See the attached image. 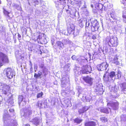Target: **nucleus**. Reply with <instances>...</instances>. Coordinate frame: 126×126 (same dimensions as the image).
Returning a JSON list of instances; mask_svg holds the SVG:
<instances>
[{"instance_id":"bf43d9fd","label":"nucleus","mask_w":126,"mask_h":126,"mask_svg":"<svg viewBox=\"0 0 126 126\" xmlns=\"http://www.w3.org/2000/svg\"><path fill=\"white\" fill-rule=\"evenodd\" d=\"M116 97L115 96L114 97Z\"/></svg>"},{"instance_id":"bb28decb","label":"nucleus","mask_w":126,"mask_h":126,"mask_svg":"<svg viewBox=\"0 0 126 126\" xmlns=\"http://www.w3.org/2000/svg\"><path fill=\"white\" fill-rule=\"evenodd\" d=\"M122 90L123 91H126V83H124L122 84Z\"/></svg>"},{"instance_id":"5fc2aeb1","label":"nucleus","mask_w":126,"mask_h":126,"mask_svg":"<svg viewBox=\"0 0 126 126\" xmlns=\"http://www.w3.org/2000/svg\"><path fill=\"white\" fill-rule=\"evenodd\" d=\"M32 66H31L30 68V71H32Z\"/></svg>"},{"instance_id":"ddd939ff","label":"nucleus","mask_w":126,"mask_h":126,"mask_svg":"<svg viewBox=\"0 0 126 126\" xmlns=\"http://www.w3.org/2000/svg\"><path fill=\"white\" fill-rule=\"evenodd\" d=\"M74 29L75 27L73 25L71 26L70 27H68L67 28V30L68 34H66L68 35L70 34H72L73 33H74Z\"/></svg>"},{"instance_id":"a18cd8bd","label":"nucleus","mask_w":126,"mask_h":126,"mask_svg":"<svg viewBox=\"0 0 126 126\" xmlns=\"http://www.w3.org/2000/svg\"><path fill=\"white\" fill-rule=\"evenodd\" d=\"M61 17V14H58V18L59 19H60Z\"/></svg>"},{"instance_id":"aec40b11","label":"nucleus","mask_w":126,"mask_h":126,"mask_svg":"<svg viewBox=\"0 0 126 126\" xmlns=\"http://www.w3.org/2000/svg\"><path fill=\"white\" fill-rule=\"evenodd\" d=\"M96 125V123L94 121L89 122L85 124V126H95Z\"/></svg>"},{"instance_id":"6ab92c4d","label":"nucleus","mask_w":126,"mask_h":126,"mask_svg":"<svg viewBox=\"0 0 126 126\" xmlns=\"http://www.w3.org/2000/svg\"><path fill=\"white\" fill-rule=\"evenodd\" d=\"M79 23L80 24L81 23V25L83 26L85 24H86V27H88L89 25V23H88L86 21L84 20H82L80 19L79 21Z\"/></svg>"},{"instance_id":"c85d7f7f","label":"nucleus","mask_w":126,"mask_h":126,"mask_svg":"<svg viewBox=\"0 0 126 126\" xmlns=\"http://www.w3.org/2000/svg\"><path fill=\"white\" fill-rule=\"evenodd\" d=\"M74 122L77 124H79L82 121V120L78 118L75 119L74 120Z\"/></svg>"},{"instance_id":"8fccbe9b","label":"nucleus","mask_w":126,"mask_h":126,"mask_svg":"<svg viewBox=\"0 0 126 126\" xmlns=\"http://www.w3.org/2000/svg\"><path fill=\"white\" fill-rule=\"evenodd\" d=\"M34 77H36V78L38 77V75H37V74L36 73H35L34 75Z\"/></svg>"},{"instance_id":"603ef678","label":"nucleus","mask_w":126,"mask_h":126,"mask_svg":"<svg viewBox=\"0 0 126 126\" xmlns=\"http://www.w3.org/2000/svg\"><path fill=\"white\" fill-rule=\"evenodd\" d=\"M2 30H1L0 31L2 32H4L5 31L4 28L3 27H2Z\"/></svg>"},{"instance_id":"37998d69","label":"nucleus","mask_w":126,"mask_h":126,"mask_svg":"<svg viewBox=\"0 0 126 126\" xmlns=\"http://www.w3.org/2000/svg\"><path fill=\"white\" fill-rule=\"evenodd\" d=\"M64 41L65 42L66 44L69 43V41L68 39H67L64 40Z\"/></svg>"},{"instance_id":"4d7b16f0","label":"nucleus","mask_w":126,"mask_h":126,"mask_svg":"<svg viewBox=\"0 0 126 126\" xmlns=\"http://www.w3.org/2000/svg\"><path fill=\"white\" fill-rule=\"evenodd\" d=\"M91 6L92 7V8L93 7V6L92 4H91Z\"/></svg>"},{"instance_id":"de8ad7c7","label":"nucleus","mask_w":126,"mask_h":126,"mask_svg":"<svg viewBox=\"0 0 126 126\" xmlns=\"http://www.w3.org/2000/svg\"><path fill=\"white\" fill-rule=\"evenodd\" d=\"M92 38L93 39H95L96 38V37L95 35H93L92 36Z\"/></svg>"},{"instance_id":"20e7f679","label":"nucleus","mask_w":126,"mask_h":126,"mask_svg":"<svg viewBox=\"0 0 126 126\" xmlns=\"http://www.w3.org/2000/svg\"><path fill=\"white\" fill-rule=\"evenodd\" d=\"M10 87L3 83H0V89L2 90L3 93L6 94L8 92Z\"/></svg>"},{"instance_id":"412c9836","label":"nucleus","mask_w":126,"mask_h":126,"mask_svg":"<svg viewBox=\"0 0 126 126\" xmlns=\"http://www.w3.org/2000/svg\"><path fill=\"white\" fill-rule=\"evenodd\" d=\"M116 75H115V73L114 72H111L109 74V77L110 79H111V80H113L114 79H115V77L116 76Z\"/></svg>"},{"instance_id":"2eb2a0df","label":"nucleus","mask_w":126,"mask_h":126,"mask_svg":"<svg viewBox=\"0 0 126 126\" xmlns=\"http://www.w3.org/2000/svg\"><path fill=\"white\" fill-rule=\"evenodd\" d=\"M56 46L60 50H61L64 47L63 44L61 41H58L57 42L56 44Z\"/></svg>"},{"instance_id":"ea45409f","label":"nucleus","mask_w":126,"mask_h":126,"mask_svg":"<svg viewBox=\"0 0 126 126\" xmlns=\"http://www.w3.org/2000/svg\"><path fill=\"white\" fill-rule=\"evenodd\" d=\"M83 108L85 110L84 111L85 112L88 109L89 107L87 106H85L83 107Z\"/></svg>"},{"instance_id":"4be33fe9","label":"nucleus","mask_w":126,"mask_h":126,"mask_svg":"<svg viewBox=\"0 0 126 126\" xmlns=\"http://www.w3.org/2000/svg\"><path fill=\"white\" fill-rule=\"evenodd\" d=\"M103 80L106 82L111 81V79H110L109 75H107L106 73L104 74L103 76Z\"/></svg>"},{"instance_id":"f704fd0d","label":"nucleus","mask_w":126,"mask_h":126,"mask_svg":"<svg viewBox=\"0 0 126 126\" xmlns=\"http://www.w3.org/2000/svg\"><path fill=\"white\" fill-rule=\"evenodd\" d=\"M43 94V93L42 92H41V93H39L37 95V98L40 97L42 96Z\"/></svg>"},{"instance_id":"cd10ccee","label":"nucleus","mask_w":126,"mask_h":126,"mask_svg":"<svg viewBox=\"0 0 126 126\" xmlns=\"http://www.w3.org/2000/svg\"><path fill=\"white\" fill-rule=\"evenodd\" d=\"M23 99V96L21 95L19 96L18 97V103L19 105H20V103L22 101Z\"/></svg>"},{"instance_id":"13d9d810","label":"nucleus","mask_w":126,"mask_h":126,"mask_svg":"<svg viewBox=\"0 0 126 126\" xmlns=\"http://www.w3.org/2000/svg\"><path fill=\"white\" fill-rule=\"evenodd\" d=\"M102 89L101 88V89H100V91H102Z\"/></svg>"},{"instance_id":"2f4dec72","label":"nucleus","mask_w":126,"mask_h":126,"mask_svg":"<svg viewBox=\"0 0 126 126\" xmlns=\"http://www.w3.org/2000/svg\"><path fill=\"white\" fill-rule=\"evenodd\" d=\"M9 117V115L8 114L5 113L4 114L3 118L4 119L6 120L7 119H8V117Z\"/></svg>"},{"instance_id":"6e6d98bb","label":"nucleus","mask_w":126,"mask_h":126,"mask_svg":"<svg viewBox=\"0 0 126 126\" xmlns=\"http://www.w3.org/2000/svg\"><path fill=\"white\" fill-rule=\"evenodd\" d=\"M30 65L31 66H32V63L31 62H30Z\"/></svg>"},{"instance_id":"a211bd4d","label":"nucleus","mask_w":126,"mask_h":126,"mask_svg":"<svg viewBox=\"0 0 126 126\" xmlns=\"http://www.w3.org/2000/svg\"><path fill=\"white\" fill-rule=\"evenodd\" d=\"M98 110L99 111L101 112L106 113H109V111H110L111 110L110 108H106L104 109L100 108L98 109Z\"/></svg>"},{"instance_id":"1a4fd4ad","label":"nucleus","mask_w":126,"mask_h":126,"mask_svg":"<svg viewBox=\"0 0 126 126\" xmlns=\"http://www.w3.org/2000/svg\"><path fill=\"white\" fill-rule=\"evenodd\" d=\"M92 24L91 28L92 31L94 32L97 30L99 27V23L96 20L92 22Z\"/></svg>"},{"instance_id":"7ed1b4c3","label":"nucleus","mask_w":126,"mask_h":126,"mask_svg":"<svg viewBox=\"0 0 126 126\" xmlns=\"http://www.w3.org/2000/svg\"><path fill=\"white\" fill-rule=\"evenodd\" d=\"M65 0H55L54 2L56 7L57 8H59L61 9L64 8V6L66 4Z\"/></svg>"},{"instance_id":"72a5a7b5","label":"nucleus","mask_w":126,"mask_h":126,"mask_svg":"<svg viewBox=\"0 0 126 126\" xmlns=\"http://www.w3.org/2000/svg\"><path fill=\"white\" fill-rule=\"evenodd\" d=\"M84 111L85 110H84V109H83L82 108V109H79L78 111V112L79 114H80L82 113H84L85 112Z\"/></svg>"},{"instance_id":"f8f14e48","label":"nucleus","mask_w":126,"mask_h":126,"mask_svg":"<svg viewBox=\"0 0 126 126\" xmlns=\"http://www.w3.org/2000/svg\"><path fill=\"white\" fill-rule=\"evenodd\" d=\"M32 111L30 108L24 109V114L23 115L26 117H29L32 113Z\"/></svg>"},{"instance_id":"c03bdc74","label":"nucleus","mask_w":126,"mask_h":126,"mask_svg":"<svg viewBox=\"0 0 126 126\" xmlns=\"http://www.w3.org/2000/svg\"><path fill=\"white\" fill-rule=\"evenodd\" d=\"M18 39L19 40H20L21 39V36L18 33Z\"/></svg>"},{"instance_id":"e433bc0d","label":"nucleus","mask_w":126,"mask_h":126,"mask_svg":"<svg viewBox=\"0 0 126 126\" xmlns=\"http://www.w3.org/2000/svg\"><path fill=\"white\" fill-rule=\"evenodd\" d=\"M3 12L5 14L8 15H8L9 13L4 9H3Z\"/></svg>"},{"instance_id":"c9c22d12","label":"nucleus","mask_w":126,"mask_h":126,"mask_svg":"<svg viewBox=\"0 0 126 126\" xmlns=\"http://www.w3.org/2000/svg\"><path fill=\"white\" fill-rule=\"evenodd\" d=\"M78 34V30H74V33H73L72 34H73L74 36H76Z\"/></svg>"},{"instance_id":"a878e982","label":"nucleus","mask_w":126,"mask_h":126,"mask_svg":"<svg viewBox=\"0 0 126 126\" xmlns=\"http://www.w3.org/2000/svg\"><path fill=\"white\" fill-rule=\"evenodd\" d=\"M109 88L111 92L115 93L116 92V91L115 90V87H112L111 86H110Z\"/></svg>"},{"instance_id":"58836bf2","label":"nucleus","mask_w":126,"mask_h":126,"mask_svg":"<svg viewBox=\"0 0 126 126\" xmlns=\"http://www.w3.org/2000/svg\"><path fill=\"white\" fill-rule=\"evenodd\" d=\"M85 98L86 99V101L87 102H90V98H89L87 96H85Z\"/></svg>"},{"instance_id":"9d476101","label":"nucleus","mask_w":126,"mask_h":126,"mask_svg":"<svg viewBox=\"0 0 126 126\" xmlns=\"http://www.w3.org/2000/svg\"><path fill=\"white\" fill-rule=\"evenodd\" d=\"M107 105H110L114 110H116L119 108V104L117 101L112 102L111 103H107Z\"/></svg>"},{"instance_id":"393cba45","label":"nucleus","mask_w":126,"mask_h":126,"mask_svg":"<svg viewBox=\"0 0 126 126\" xmlns=\"http://www.w3.org/2000/svg\"><path fill=\"white\" fill-rule=\"evenodd\" d=\"M67 80H65V78H63L62 80V86L63 87H65V86H64V84L65 85L66 84V83L67 82Z\"/></svg>"},{"instance_id":"9b49d317","label":"nucleus","mask_w":126,"mask_h":126,"mask_svg":"<svg viewBox=\"0 0 126 126\" xmlns=\"http://www.w3.org/2000/svg\"><path fill=\"white\" fill-rule=\"evenodd\" d=\"M8 60L7 56L1 52H0V62L8 63Z\"/></svg>"},{"instance_id":"49530a36","label":"nucleus","mask_w":126,"mask_h":126,"mask_svg":"<svg viewBox=\"0 0 126 126\" xmlns=\"http://www.w3.org/2000/svg\"><path fill=\"white\" fill-rule=\"evenodd\" d=\"M9 111H10V112H14V110L13 109H9Z\"/></svg>"},{"instance_id":"3c124183","label":"nucleus","mask_w":126,"mask_h":126,"mask_svg":"<svg viewBox=\"0 0 126 126\" xmlns=\"http://www.w3.org/2000/svg\"><path fill=\"white\" fill-rule=\"evenodd\" d=\"M23 126H30L29 124H24Z\"/></svg>"},{"instance_id":"7c9ffc66","label":"nucleus","mask_w":126,"mask_h":126,"mask_svg":"<svg viewBox=\"0 0 126 126\" xmlns=\"http://www.w3.org/2000/svg\"><path fill=\"white\" fill-rule=\"evenodd\" d=\"M100 120L103 122H107V118L105 117H103L100 118Z\"/></svg>"},{"instance_id":"052dcab7","label":"nucleus","mask_w":126,"mask_h":126,"mask_svg":"<svg viewBox=\"0 0 126 126\" xmlns=\"http://www.w3.org/2000/svg\"><path fill=\"white\" fill-rule=\"evenodd\" d=\"M53 45V43H52V45Z\"/></svg>"},{"instance_id":"f257e3e1","label":"nucleus","mask_w":126,"mask_h":126,"mask_svg":"<svg viewBox=\"0 0 126 126\" xmlns=\"http://www.w3.org/2000/svg\"><path fill=\"white\" fill-rule=\"evenodd\" d=\"M117 40L116 38L107 36L106 39L105 43L108 44L110 47H115L118 45Z\"/></svg>"},{"instance_id":"0eeeda50","label":"nucleus","mask_w":126,"mask_h":126,"mask_svg":"<svg viewBox=\"0 0 126 126\" xmlns=\"http://www.w3.org/2000/svg\"><path fill=\"white\" fill-rule=\"evenodd\" d=\"M109 65L106 62H103L97 66L98 69L99 71H102L106 70Z\"/></svg>"},{"instance_id":"dca6fc26","label":"nucleus","mask_w":126,"mask_h":126,"mask_svg":"<svg viewBox=\"0 0 126 126\" xmlns=\"http://www.w3.org/2000/svg\"><path fill=\"white\" fill-rule=\"evenodd\" d=\"M41 121V119L39 118H35L33 120V122L36 126H37Z\"/></svg>"},{"instance_id":"4c0bfd02","label":"nucleus","mask_w":126,"mask_h":126,"mask_svg":"<svg viewBox=\"0 0 126 126\" xmlns=\"http://www.w3.org/2000/svg\"><path fill=\"white\" fill-rule=\"evenodd\" d=\"M117 78L119 79L121 77V72H118L117 74Z\"/></svg>"},{"instance_id":"f03ea898","label":"nucleus","mask_w":126,"mask_h":126,"mask_svg":"<svg viewBox=\"0 0 126 126\" xmlns=\"http://www.w3.org/2000/svg\"><path fill=\"white\" fill-rule=\"evenodd\" d=\"M4 72L6 73L7 77L9 79H12L14 76H15L14 71L10 68H8L5 69Z\"/></svg>"},{"instance_id":"b1692460","label":"nucleus","mask_w":126,"mask_h":126,"mask_svg":"<svg viewBox=\"0 0 126 126\" xmlns=\"http://www.w3.org/2000/svg\"><path fill=\"white\" fill-rule=\"evenodd\" d=\"M70 64H69L68 63L66 64L64 67L65 70L67 71H68L70 70V69L69 67L70 66Z\"/></svg>"},{"instance_id":"6e6552de","label":"nucleus","mask_w":126,"mask_h":126,"mask_svg":"<svg viewBox=\"0 0 126 126\" xmlns=\"http://www.w3.org/2000/svg\"><path fill=\"white\" fill-rule=\"evenodd\" d=\"M82 78L84 81L89 85L91 86L93 84V78L89 76L83 77Z\"/></svg>"},{"instance_id":"79ce46f5","label":"nucleus","mask_w":126,"mask_h":126,"mask_svg":"<svg viewBox=\"0 0 126 126\" xmlns=\"http://www.w3.org/2000/svg\"><path fill=\"white\" fill-rule=\"evenodd\" d=\"M72 59L73 60H75L76 59V57L75 55H73L71 57Z\"/></svg>"},{"instance_id":"09e8293b","label":"nucleus","mask_w":126,"mask_h":126,"mask_svg":"<svg viewBox=\"0 0 126 126\" xmlns=\"http://www.w3.org/2000/svg\"><path fill=\"white\" fill-rule=\"evenodd\" d=\"M42 38V36L41 35H39L38 36V39H41Z\"/></svg>"},{"instance_id":"5701e85b","label":"nucleus","mask_w":126,"mask_h":126,"mask_svg":"<svg viewBox=\"0 0 126 126\" xmlns=\"http://www.w3.org/2000/svg\"><path fill=\"white\" fill-rule=\"evenodd\" d=\"M126 7V5H125V8ZM122 16L124 22L126 23V9H125V10L123 11Z\"/></svg>"},{"instance_id":"c756f323","label":"nucleus","mask_w":126,"mask_h":126,"mask_svg":"<svg viewBox=\"0 0 126 126\" xmlns=\"http://www.w3.org/2000/svg\"><path fill=\"white\" fill-rule=\"evenodd\" d=\"M36 106L39 107H43L42 102L41 101H38L36 104Z\"/></svg>"},{"instance_id":"423d86ee","label":"nucleus","mask_w":126,"mask_h":126,"mask_svg":"<svg viewBox=\"0 0 126 126\" xmlns=\"http://www.w3.org/2000/svg\"><path fill=\"white\" fill-rule=\"evenodd\" d=\"M40 47V46L39 45L32 44L29 47V49L30 50L33 51L34 53H36L39 51Z\"/></svg>"},{"instance_id":"473e14b6","label":"nucleus","mask_w":126,"mask_h":126,"mask_svg":"<svg viewBox=\"0 0 126 126\" xmlns=\"http://www.w3.org/2000/svg\"><path fill=\"white\" fill-rule=\"evenodd\" d=\"M43 73L44 74V76H45L46 75L48 74V70L46 68H45L43 70Z\"/></svg>"},{"instance_id":"4468645a","label":"nucleus","mask_w":126,"mask_h":126,"mask_svg":"<svg viewBox=\"0 0 126 126\" xmlns=\"http://www.w3.org/2000/svg\"><path fill=\"white\" fill-rule=\"evenodd\" d=\"M28 1L29 4L30 5H34L38 4L39 2L38 0H27Z\"/></svg>"},{"instance_id":"f3484780","label":"nucleus","mask_w":126,"mask_h":126,"mask_svg":"<svg viewBox=\"0 0 126 126\" xmlns=\"http://www.w3.org/2000/svg\"><path fill=\"white\" fill-rule=\"evenodd\" d=\"M119 56H116L115 57L112 61V63L116 65H119V61L120 60L119 59Z\"/></svg>"},{"instance_id":"39448f33","label":"nucleus","mask_w":126,"mask_h":126,"mask_svg":"<svg viewBox=\"0 0 126 126\" xmlns=\"http://www.w3.org/2000/svg\"><path fill=\"white\" fill-rule=\"evenodd\" d=\"M91 68L90 66L86 65L82 67L81 73L83 74H87L90 73L91 71Z\"/></svg>"},{"instance_id":"864d4df0","label":"nucleus","mask_w":126,"mask_h":126,"mask_svg":"<svg viewBox=\"0 0 126 126\" xmlns=\"http://www.w3.org/2000/svg\"><path fill=\"white\" fill-rule=\"evenodd\" d=\"M41 75H42V73L41 72H40V73H39L37 74V75H38V77H40Z\"/></svg>"},{"instance_id":"a19ab883","label":"nucleus","mask_w":126,"mask_h":126,"mask_svg":"<svg viewBox=\"0 0 126 126\" xmlns=\"http://www.w3.org/2000/svg\"><path fill=\"white\" fill-rule=\"evenodd\" d=\"M16 8L18 10H21V8L20 6L17 5L16 6Z\"/></svg>"}]
</instances>
